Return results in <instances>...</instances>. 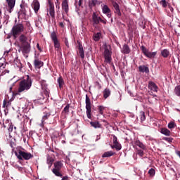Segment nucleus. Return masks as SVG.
Masks as SVG:
<instances>
[{
	"mask_svg": "<svg viewBox=\"0 0 180 180\" xmlns=\"http://www.w3.org/2000/svg\"><path fill=\"white\" fill-rule=\"evenodd\" d=\"M110 89H105L103 91V98L104 99H108V98H109L110 96Z\"/></svg>",
	"mask_w": 180,
	"mask_h": 180,
	"instance_id": "obj_25",
	"label": "nucleus"
},
{
	"mask_svg": "<svg viewBox=\"0 0 180 180\" xmlns=\"http://www.w3.org/2000/svg\"><path fill=\"white\" fill-rule=\"evenodd\" d=\"M157 56V52H149L147 53L146 56L148 58H154Z\"/></svg>",
	"mask_w": 180,
	"mask_h": 180,
	"instance_id": "obj_37",
	"label": "nucleus"
},
{
	"mask_svg": "<svg viewBox=\"0 0 180 180\" xmlns=\"http://www.w3.org/2000/svg\"><path fill=\"white\" fill-rule=\"evenodd\" d=\"M112 6L115 9V13L117 14V16H122V12H120V7L116 1H112Z\"/></svg>",
	"mask_w": 180,
	"mask_h": 180,
	"instance_id": "obj_13",
	"label": "nucleus"
},
{
	"mask_svg": "<svg viewBox=\"0 0 180 180\" xmlns=\"http://www.w3.org/2000/svg\"><path fill=\"white\" fill-rule=\"evenodd\" d=\"M174 92L176 96H180V85H178L174 88Z\"/></svg>",
	"mask_w": 180,
	"mask_h": 180,
	"instance_id": "obj_38",
	"label": "nucleus"
},
{
	"mask_svg": "<svg viewBox=\"0 0 180 180\" xmlns=\"http://www.w3.org/2000/svg\"><path fill=\"white\" fill-rule=\"evenodd\" d=\"M54 168L52 169L53 174L56 175V176H58L59 178H63V172L61 169L63 168V164L61 161H57L54 164Z\"/></svg>",
	"mask_w": 180,
	"mask_h": 180,
	"instance_id": "obj_4",
	"label": "nucleus"
},
{
	"mask_svg": "<svg viewBox=\"0 0 180 180\" xmlns=\"http://www.w3.org/2000/svg\"><path fill=\"white\" fill-rule=\"evenodd\" d=\"M161 56L164 57V58H167L168 56H169V51L168 49H163L161 51Z\"/></svg>",
	"mask_w": 180,
	"mask_h": 180,
	"instance_id": "obj_29",
	"label": "nucleus"
},
{
	"mask_svg": "<svg viewBox=\"0 0 180 180\" xmlns=\"http://www.w3.org/2000/svg\"><path fill=\"white\" fill-rule=\"evenodd\" d=\"M58 83L60 89H61V88L64 86V79H63V77H60L58 79Z\"/></svg>",
	"mask_w": 180,
	"mask_h": 180,
	"instance_id": "obj_32",
	"label": "nucleus"
},
{
	"mask_svg": "<svg viewBox=\"0 0 180 180\" xmlns=\"http://www.w3.org/2000/svg\"><path fill=\"white\" fill-rule=\"evenodd\" d=\"M13 131V125L10 124L9 127H8V131H10L11 133H12V131Z\"/></svg>",
	"mask_w": 180,
	"mask_h": 180,
	"instance_id": "obj_52",
	"label": "nucleus"
},
{
	"mask_svg": "<svg viewBox=\"0 0 180 180\" xmlns=\"http://www.w3.org/2000/svg\"><path fill=\"white\" fill-rule=\"evenodd\" d=\"M148 89L153 92H158V86H157L154 82H148Z\"/></svg>",
	"mask_w": 180,
	"mask_h": 180,
	"instance_id": "obj_16",
	"label": "nucleus"
},
{
	"mask_svg": "<svg viewBox=\"0 0 180 180\" xmlns=\"http://www.w3.org/2000/svg\"><path fill=\"white\" fill-rule=\"evenodd\" d=\"M62 113H65V115H68L70 113V104H67L66 106L64 108Z\"/></svg>",
	"mask_w": 180,
	"mask_h": 180,
	"instance_id": "obj_36",
	"label": "nucleus"
},
{
	"mask_svg": "<svg viewBox=\"0 0 180 180\" xmlns=\"http://www.w3.org/2000/svg\"><path fill=\"white\" fill-rule=\"evenodd\" d=\"M78 53L79 55V57H81V58L84 59L85 58V53L84 52V46H82V44H80L79 42H78Z\"/></svg>",
	"mask_w": 180,
	"mask_h": 180,
	"instance_id": "obj_15",
	"label": "nucleus"
},
{
	"mask_svg": "<svg viewBox=\"0 0 180 180\" xmlns=\"http://www.w3.org/2000/svg\"><path fill=\"white\" fill-rule=\"evenodd\" d=\"M62 10L64 11L66 15L68 14V12H70V6L68 5V0H63Z\"/></svg>",
	"mask_w": 180,
	"mask_h": 180,
	"instance_id": "obj_12",
	"label": "nucleus"
},
{
	"mask_svg": "<svg viewBox=\"0 0 180 180\" xmlns=\"http://www.w3.org/2000/svg\"><path fill=\"white\" fill-rule=\"evenodd\" d=\"M20 47V49L18 50V52L20 53L22 51V54H29L30 53V43L27 42L25 44H21L20 45H18Z\"/></svg>",
	"mask_w": 180,
	"mask_h": 180,
	"instance_id": "obj_7",
	"label": "nucleus"
},
{
	"mask_svg": "<svg viewBox=\"0 0 180 180\" xmlns=\"http://www.w3.org/2000/svg\"><path fill=\"white\" fill-rule=\"evenodd\" d=\"M103 110H105V107H103L102 105H99L98 106V112H99L100 115H103Z\"/></svg>",
	"mask_w": 180,
	"mask_h": 180,
	"instance_id": "obj_46",
	"label": "nucleus"
},
{
	"mask_svg": "<svg viewBox=\"0 0 180 180\" xmlns=\"http://www.w3.org/2000/svg\"><path fill=\"white\" fill-rule=\"evenodd\" d=\"M106 16L108 18H112V13H105Z\"/></svg>",
	"mask_w": 180,
	"mask_h": 180,
	"instance_id": "obj_56",
	"label": "nucleus"
},
{
	"mask_svg": "<svg viewBox=\"0 0 180 180\" xmlns=\"http://www.w3.org/2000/svg\"><path fill=\"white\" fill-rule=\"evenodd\" d=\"M7 103H9L6 102V100H4L3 102V108H8V105H6Z\"/></svg>",
	"mask_w": 180,
	"mask_h": 180,
	"instance_id": "obj_53",
	"label": "nucleus"
},
{
	"mask_svg": "<svg viewBox=\"0 0 180 180\" xmlns=\"http://www.w3.org/2000/svg\"><path fill=\"white\" fill-rule=\"evenodd\" d=\"M115 154H116V153L112 150L107 151L102 155V158H109V157H112V155H115Z\"/></svg>",
	"mask_w": 180,
	"mask_h": 180,
	"instance_id": "obj_23",
	"label": "nucleus"
},
{
	"mask_svg": "<svg viewBox=\"0 0 180 180\" xmlns=\"http://www.w3.org/2000/svg\"><path fill=\"white\" fill-rule=\"evenodd\" d=\"M19 41L21 43V44H25L26 43H29L27 41V37H26V35L22 34L20 35L19 37Z\"/></svg>",
	"mask_w": 180,
	"mask_h": 180,
	"instance_id": "obj_20",
	"label": "nucleus"
},
{
	"mask_svg": "<svg viewBox=\"0 0 180 180\" xmlns=\"http://www.w3.org/2000/svg\"><path fill=\"white\" fill-rule=\"evenodd\" d=\"M86 113L88 119H91V113H92V107H91V98L88 96V95H86Z\"/></svg>",
	"mask_w": 180,
	"mask_h": 180,
	"instance_id": "obj_8",
	"label": "nucleus"
},
{
	"mask_svg": "<svg viewBox=\"0 0 180 180\" xmlns=\"http://www.w3.org/2000/svg\"><path fill=\"white\" fill-rule=\"evenodd\" d=\"M16 63H18L17 67H18V68H22V63H20V60H17Z\"/></svg>",
	"mask_w": 180,
	"mask_h": 180,
	"instance_id": "obj_51",
	"label": "nucleus"
},
{
	"mask_svg": "<svg viewBox=\"0 0 180 180\" xmlns=\"http://www.w3.org/2000/svg\"><path fill=\"white\" fill-rule=\"evenodd\" d=\"M6 2L8 5V12H9V13H12L16 4V0H6Z\"/></svg>",
	"mask_w": 180,
	"mask_h": 180,
	"instance_id": "obj_10",
	"label": "nucleus"
},
{
	"mask_svg": "<svg viewBox=\"0 0 180 180\" xmlns=\"http://www.w3.org/2000/svg\"><path fill=\"white\" fill-rule=\"evenodd\" d=\"M9 91H10V92H12V86H11V87L9 88Z\"/></svg>",
	"mask_w": 180,
	"mask_h": 180,
	"instance_id": "obj_62",
	"label": "nucleus"
},
{
	"mask_svg": "<svg viewBox=\"0 0 180 180\" xmlns=\"http://www.w3.org/2000/svg\"><path fill=\"white\" fill-rule=\"evenodd\" d=\"M162 140H165V141H167V143H172V140H174L173 138H168V137H164Z\"/></svg>",
	"mask_w": 180,
	"mask_h": 180,
	"instance_id": "obj_48",
	"label": "nucleus"
},
{
	"mask_svg": "<svg viewBox=\"0 0 180 180\" xmlns=\"http://www.w3.org/2000/svg\"><path fill=\"white\" fill-rule=\"evenodd\" d=\"M55 4L56 6V8H57V6H60V0H56V2Z\"/></svg>",
	"mask_w": 180,
	"mask_h": 180,
	"instance_id": "obj_57",
	"label": "nucleus"
},
{
	"mask_svg": "<svg viewBox=\"0 0 180 180\" xmlns=\"http://www.w3.org/2000/svg\"><path fill=\"white\" fill-rule=\"evenodd\" d=\"M101 7L102 12L103 13H104V15H105L106 13H110V12H112V11H110V8H109V6H108V5L103 4L101 5Z\"/></svg>",
	"mask_w": 180,
	"mask_h": 180,
	"instance_id": "obj_22",
	"label": "nucleus"
},
{
	"mask_svg": "<svg viewBox=\"0 0 180 180\" xmlns=\"http://www.w3.org/2000/svg\"><path fill=\"white\" fill-rule=\"evenodd\" d=\"M101 36H102V34H101V32L94 34L93 39L94 41H99V40H101Z\"/></svg>",
	"mask_w": 180,
	"mask_h": 180,
	"instance_id": "obj_27",
	"label": "nucleus"
},
{
	"mask_svg": "<svg viewBox=\"0 0 180 180\" xmlns=\"http://www.w3.org/2000/svg\"><path fill=\"white\" fill-rule=\"evenodd\" d=\"M31 6L35 13H38L39 11H40V2H39V0H34Z\"/></svg>",
	"mask_w": 180,
	"mask_h": 180,
	"instance_id": "obj_11",
	"label": "nucleus"
},
{
	"mask_svg": "<svg viewBox=\"0 0 180 180\" xmlns=\"http://www.w3.org/2000/svg\"><path fill=\"white\" fill-rule=\"evenodd\" d=\"M113 139V144H116V143H119L117 141V137L115 135H111Z\"/></svg>",
	"mask_w": 180,
	"mask_h": 180,
	"instance_id": "obj_49",
	"label": "nucleus"
},
{
	"mask_svg": "<svg viewBox=\"0 0 180 180\" xmlns=\"http://www.w3.org/2000/svg\"><path fill=\"white\" fill-rule=\"evenodd\" d=\"M111 22H113V18H111Z\"/></svg>",
	"mask_w": 180,
	"mask_h": 180,
	"instance_id": "obj_64",
	"label": "nucleus"
},
{
	"mask_svg": "<svg viewBox=\"0 0 180 180\" xmlns=\"http://www.w3.org/2000/svg\"><path fill=\"white\" fill-rule=\"evenodd\" d=\"M30 88H32V78L27 75L26 79H24L19 82L18 92L20 94L24 92V91H29Z\"/></svg>",
	"mask_w": 180,
	"mask_h": 180,
	"instance_id": "obj_1",
	"label": "nucleus"
},
{
	"mask_svg": "<svg viewBox=\"0 0 180 180\" xmlns=\"http://www.w3.org/2000/svg\"><path fill=\"white\" fill-rule=\"evenodd\" d=\"M54 162V159H53V158L51 157H49L47 158V161L46 163L49 165V168H51V165H53V163Z\"/></svg>",
	"mask_w": 180,
	"mask_h": 180,
	"instance_id": "obj_33",
	"label": "nucleus"
},
{
	"mask_svg": "<svg viewBox=\"0 0 180 180\" xmlns=\"http://www.w3.org/2000/svg\"><path fill=\"white\" fill-rule=\"evenodd\" d=\"M37 47L39 51H41V48L40 47V45L39 44H37Z\"/></svg>",
	"mask_w": 180,
	"mask_h": 180,
	"instance_id": "obj_58",
	"label": "nucleus"
},
{
	"mask_svg": "<svg viewBox=\"0 0 180 180\" xmlns=\"http://www.w3.org/2000/svg\"><path fill=\"white\" fill-rule=\"evenodd\" d=\"M28 65H29L30 68H31L32 65L30 63H28Z\"/></svg>",
	"mask_w": 180,
	"mask_h": 180,
	"instance_id": "obj_63",
	"label": "nucleus"
},
{
	"mask_svg": "<svg viewBox=\"0 0 180 180\" xmlns=\"http://www.w3.org/2000/svg\"><path fill=\"white\" fill-rule=\"evenodd\" d=\"M139 72H145V74H149L150 68H148V65H142L139 66Z\"/></svg>",
	"mask_w": 180,
	"mask_h": 180,
	"instance_id": "obj_14",
	"label": "nucleus"
},
{
	"mask_svg": "<svg viewBox=\"0 0 180 180\" xmlns=\"http://www.w3.org/2000/svg\"><path fill=\"white\" fill-rule=\"evenodd\" d=\"M167 6H168L170 12H172V13L174 12V8H172V6L171 5L168 4Z\"/></svg>",
	"mask_w": 180,
	"mask_h": 180,
	"instance_id": "obj_54",
	"label": "nucleus"
},
{
	"mask_svg": "<svg viewBox=\"0 0 180 180\" xmlns=\"http://www.w3.org/2000/svg\"><path fill=\"white\" fill-rule=\"evenodd\" d=\"M6 74H9V70H6L0 73V76L5 75Z\"/></svg>",
	"mask_w": 180,
	"mask_h": 180,
	"instance_id": "obj_50",
	"label": "nucleus"
},
{
	"mask_svg": "<svg viewBox=\"0 0 180 180\" xmlns=\"http://www.w3.org/2000/svg\"><path fill=\"white\" fill-rule=\"evenodd\" d=\"M59 26H60V27H64V23H63V22H60L59 23Z\"/></svg>",
	"mask_w": 180,
	"mask_h": 180,
	"instance_id": "obj_59",
	"label": "nucleus"
},
{
	"mask_svg": "<svg viewBox=\"0 0 180 180\" xmlns=\"http://www.w3.org/2000/svg\"><path fill=\"white\" fill-rule=\"evenodd\" d=\"M139 116L141 122H144V120H146V112H144V111H141Z\"/></svg>",
	"mask_w": 180,
	"mask_h": 180,
	"instance_id": "obj_40",
	"label": "nucleus"
},
{
	"mask_svg": "<svg viewBox=\"0 0 180 180\" xmlns=\"http://www.w3.org/2000/svg\"><path fill=\"white\" fill-rule=\"evenodd\" d=\"M160 133L164 134L165 136H171V131H169L167 128H162L160 129Z\"/></svg>",
	"mask_w": 180,
	"mask_h": 180,
	"instance_id": "obj_26",
	"label": "nucleus"
},
{
	"mask_svg": "<svg viewBox=\"0 0 180 180\" xmlns=\"http://www.w3.org/2000/svg\"><path fill=\"white\" fill-rule=\"evenodd\" d=\"M54 48L58 53H61V46L60 45V41L58 40L53 41Z\"/></svg>",
	"mask_w": 180,
	"mask_h": 180,
	"instance_id": "obj_24",
	"label": "nucleus"
},
{
	"mask_svg": "<svg viewBox=\"0 0 180 180\" xmlns=\"http://www.w3.org/2000/svg\"><path fill=\"white\" fill-rule=\"evenodd\" d=\"M42 90H44V94L45 96H46V98H50L49 89L47 88V89H42Z\"/></svg>",
	"mask_w": 180,
	"mask_h": 180,
	"instance_id": "obj_47",
	"label": "nucleus"
},
{
	"mask_svg": "<svg viewBox=\"0 0 180 180\" xmlns=\"http://www.w3.org/2000/svg\"><path fill=\"white\" fill-rule=\"evenodd\" d=\"M40 84L42 89H47V83H46V80H41Z\"/></svg>",
	"mask_w": 180,
	"mask_h": 180,
	"instance_id": "obj_41",
	"label": "nucleus"
},
{
	"mask_svg": "<svg viewBox=\"0 0 180 180\" xmlns=\"http://www.w3.org/2000/svg\"><path fill=\"white\" fill-rule=\"evenodd\" d=\"M51 39L53 41H56L57 40H58V39L57 38V34L56 33V32H52L51 34Z\"/></svg>",
	"mask_w": 180,
	"mask_h": 180,
	"instance_id": "obj_35",
	"label": "nucleus"
},
{
	"mask_svg": "<svg viewBox=\"0 0 180 180\" xmlns=\"http://www.w3.org/2000/svg\"><path fill=\"white\" fill-rule=\"evenodd\" d=\"M84 0H79V6H81L82 5V1Z\"/></svg>",
	"mask_w": 180,
	"mask_h": 180,
	"instance_id": "obj_60",
	"label": "nucleus"
},
{
	"mask_svg": "<svg viewBox=\"0 0 180 180\" xmlns=\"http://www.w3.org/2000/svg\"><path fill=\"white\" fill-rule=\"evenodd\" d=\"M110 46H105L104 47V58L107 64H110L112 63V51L109 50Z\"/></svg>",
	"mask_w": 180,
	"mask_h": 180,
	"instance_id": "obj_5",
	"label": "nucleus"
},
{
	"mask_svg": "<svg viewBox=\"0 0 180 180\" xmlns=\"http://www.w3.org/2000/svg\"><path fill=\"white\" fill-rule=\"evenodd\" d=\"M44 64V63L41 60H39V58L35 57V59L34 60V65L35 68H41V67H43Z\"/></svg>",
	"mask_w": 180,
	"mask_h": 180,
	"instance_id": "obj_17",
	"label": "nucleus"
},
{
	"mask_svg": "<svg viewBox=\"0 0 180 180\" xmlns=\"http://www.w3.org/2000/svg\"><path fill=\"white\" fill-rule=\"evenodd\" d=\"M111 148H115L117 151H119L122 150V145L119 142H117L116 143H113V145L111 146Z\"/></svg>",
	"mask_w": 180,
	"mask_h": 180,
	"instance_id": "obj_28",
	"label": "nucleus"
},
{
	"mask_svg": "<svg viewBox=\"0 0 180 180\" xmlns=\"http://www.w3.org/2000/svg\"><path fill=\"white\" fill-rule=\"evenodd\" d=\"M50 116H51V114L50 112H44V115L42 117V120H41V122L44 123L45 120H47V119H49L50 117Z\"/></svg>",
	"mask_w": 180,
	"mask_h": 180,
	"instance_id": "obj_30",
	"label": "nucleus"
},
{
	"mask_svg": "<svg viewBox=\"0 0 180 180\" xmlns=\"http://www.w3.org/2000/svg\"><path fill=\"white\" fill-rule=\"evenodd\" d=\"M102 1H99L98 0H91L89 1V7L90 9L95 7L96 5H101Z\"/></svg>",
	"mask_w": 180,
	"mask_h": 180,
	"instance_id": "obj_18",
	"label": "nucleus"
},
{
	"mask_svg": "<svg viewBox=\"0 0 180 180\" xmlns=\"http://www.w3.org/2000/svg\"><path fill=\"white\" fill-rule=\"evenodd\" d=\"M136 154L139 155V157H143V155H144V151L143 150V149L141 150L136 148Z\"/></svg>",
	"mask_w": 180,
	"mask_h": 180,
	"instance_id": "obj_43",
	"label": "nucleus"
},
{
	"mask_svg": "<svg viewBox=\"0 0 180 180\" xmlns=\"http://www.w3.org/2000/svg\"><path fill=\"white\" fill-rule=\"evenodd\" d=\"M148 174L150 176H154L155 175V169L151 168L148 171Z\"/></svg>",
	"mask_w": 180,
	"mask_h": 180,
	"instance_id": "obj_45",
	"label": "nucleus"
},
{
	"mask_svg": "<svg viewBox=\"0 0 180 180\" xmlns=\"http://www.w3.org/2000/svg\"><path fill=\"white\" fill-rule=\"evenodd\" d=\"M23 32H25V25L22 23L15 24L13 26L10 35L13 36V39H18Z\"/></svg>",
	"mask_w": 180,
	"mask_h": 180,
	"instance_id": "obj_2",
	"label": "nucleus"
},
{
	"mask_svg": "<svg viewBox=\"0 0 180 180\" xmlns=\"http://www.w3.org/2000/svg\"><path fill=\"white\" fill-rule=\"evenodd\" d=\"M90 124L91 127H94V129H102V124L98 121H91L90 122Z\"/></svg>",
	"mask_w": 180,
	"mask_h": 180,
	"instance_id": "obj_19",
	"label": "nucleus"
},
{
	"mask_svg": "<svg viewBox=\"0 0 180 180\" xmlns=\"http://www.w3.org/2000/svg\"><path fill=\"white\" fill-rule=\"evenodd\" d=\"M48 2L49 8L47 9L50 16L54 19L56 18V11L54 10V3L51 0H46Z\"/></svg>",
	"mask_w": 180,
	"mask_h": 180,
	"instance_id": "obj_9",
	"label": "nucleus"
},
{
	"mask_svg": "<svg viewBox=\"0 0 180 180\" xmlns=\"http://www.w3.org/2000/svg\"><path fill=\"white\" fill-rule=\"evenodd\" d=\"M92 20H93V25L95 26V25H99V23H103V25H106L107 20L105 18L102 19L98 13L94 12L92 14Z\"/></svg>",
	"mask_w": 180,
	"mask_h": 180,
	"instance_id": "obj_6",
	"label": "nucleus"
},
{
	"mask_svg": "<svg viewBox=\"0 0 180 180\" xmlns=\"http://www.w3.org/2000/svg\"><path fill=\"white\" fill-rule=\"evenodd\" d=\"M20 8H21L20 12H21L22 15H23V16H25L27 11H26L25 4H20Z\"/></svg>",
	"mask_w": 180,
	"mask_h": 180,
	"instance_id": "obj_34",
	"label": "nucleus"
},
{
	"mask_svg": "<svg viewBox=\"0 0 180 180\" xmlns=\"http://www.w3.org/2000/svg\"><path fill=\"white\" fill-rule=\"evenodd\" d=\"M15 155H16L17 158L20 161H23V160H25V161H29V160L33 158L34 157L32 153L20 150H18V153L15 152Z\"/></svg>",
	"mask_w": 180,
	"mask_h": 180,
	"instance_id": "obj_3",
	"label": "nucleus"
},
{
	"mask_svg": "<svg viewBox=\"0 0 180 180\" xmlns=\"http://www.w3.org/2000/svg\"><path fill=\"white\" fill-rule=\"evenodd\" d=\"M61 180H68V176H62V179Z\"/></svg>",
	"mask_w": 180,
	"mask_h": 180,
	"instance_id": "obj_55",
	"label": "nucleus"
},
{
	"mask_svg": "<svg viewBox=\"0 0 180 180\" xmlns=\"http://www.w3.org/2000/svg\"><path fill=\"white\" fill-rule=\"evenodd\" d=\"M122 53H124V54H129V53H130V48L127 44L123 46Z\"/></svg>",
	"mask_w": 180,
	"mask_h": 180,
	"instance_id": "obj_31",
	"label": "nucleus"
},
{
	"mask_svg": "<svg viewBox=\"0 0 180 180\" xmlns=\"http://www.w3.org/2000/svg\"><path fill=\"white\" fill-rule=\"evenodd\" d=\"M134 144L135 146H137V147H139V148H141V150H146V145L143 144V143L141 141H140V140H136L134 141Z\"/></svg>",
	"mask_w": 180,
	"mask_h": 180,
	"instance_id": "obj_21",
	"label": "nucleus"
},
{
	"mask_svg": "<svg viewBox=\"0 0 180 180\" xmlns=\"http://www.w3.org/2000/svg\"><path fill=\"white\" fill-rule=\"evenodd\" d=\"M168 127L169 129H175V127H176V124H175V122H170L168 124Z\"/></svg>",
	"mask_w": 180,
	"mask_h": 180,
	"instance_id": "obj_44",
	"label": "nucleus"
},
{
	"mask_svg": "<svg viewBox=\"0 0 180 180\" xmlns=\"http://www.w3.org/2000/svg\"><path fill=\"white\" fill-rule=\"evenodd\" d=\"M4 54H6V56H8V54H9V51H6L4 52Z\"/></svg>",
	"mask_w": 180,
	"mask_h": 180,
	"instance_id": "obj_61",
	"label": "nucleus"
},
{
	"mask_svg": "<svg viewBox=\"0 0 180 180\" xmlns=\"http://www.w3.org/2000/svg\"><path fill=\"white\" fill-rule=\"evenodd\" d=\"M141 50L142 53L144 54V56H146L149 53L148 49H147V48H146V46H141Z\"/></svg>",
	"mask_w": 180,
	"mask_h": 180,
	"instance_id": "obj_39",
	"label": "nucleus"
},
{
	"mask_svg": "<svg viewBox=\"0 0 180 180\" xmlns=\"http://www.w3.org/2000/svg\"><path fill=\"white\" fill-rule=\"evenodd\" d=\"M160 4L163 8H167V6H168V2H167L166 0H161Z\"/></svg>",
	"mask_w": 180,
	"mask_h": 180,
	"instance_id": "obj_42",
	"label": "nucleus"
}]
</instances>
